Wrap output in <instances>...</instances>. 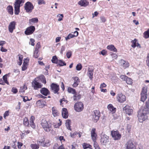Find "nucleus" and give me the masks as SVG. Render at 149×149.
I'll use <instances>...</instances> for the list:
<instances>
[{"label":"nucleus","instance_id":"61","mask_svg":"<svg viewBox=\"0 0 149 149\" xmlns=\"http://www.w3.org/2000/svg\"><path fill=\"white\" fill-rule=\"evenodd\" d=\"M65 47L64 46H62L61 47V50L60 51V53L61 54H63V52L65 50Z\"/></svg>","mask_w":149,"mask_h":149},{"label":"nucleus","instance_id":"20","mask_svg":"<svg viewBox=\"0 0 149 149\" xmlns=\"http://www.w3.org/2000/svg\"><path fill=\"white\" fill-rule=\"evenodd\" d=\"M95 129L93 128H92L91 132V138L94 142L96 140V137L97 135L95 133Z\"/></svg>","mask_w":149,"mask_h":149},{"label":"nucleus","instance_id":"22","mask_svg":"<svg viewBox=\"0 0 149 149\" xmlns=\"http://www.w3.org/2000/svg\"><path fill=\"white\" fill-rule=\"evenodd\" d=\"M44 100H40L36 102V104L38 107L40 108H42L45 105L43 103Z\"/></svg>","mask_w":149,"mask_h":149},{"label":"nucleus","instance_id":"52","mask_svg":"<svg viewBox=\"0 0 149 149\" xmlns=\"http://www.w3.org/2000/svg\"><path fill=\"white\" fill-rule=\"evenodd\" d=\"M11 91L13 93L15 94L17 93L18 91L17 89L14 87H13Z\"/></svg>","mask_w":149,"mask_h":149},{"label":"nucleus","instance_id":"15","mask_svg":"<svg viewBox=\"0 0 149 149\" xmlns=\"http://www.w3.org/2000/svg\"><path fill=\"white\" fill-rule=\"evenodd\" d=\"M109 136L104 135L101 137V142L103 145H106L109 141Z\"/></svg>","mask_w":149,"mask_h":149},{"label":"nucleus","instance_id":"41","mask_svg":"<svg viewBox=\"0 0 149 149\" xmlns=\"http://www.w3.org/2000/svg\"><path fill=\"white\" fill-rule=\"evenodd\" d=\"M125 81H126L127 83L128 84H131L132 83V79L128 77H127Z\"/></svg>","mask_w":149,"mask_h":149},{"label":"nucleus","instance_id":"34","mask_svg":"<svg viewBox=\"0 0 149 149\" xmlns=\"http://www.w3.org/2000/svg\"><path fill=\"white\" fill-rule=\"evenodd\" d=\"M57 63H58V65L60 66L66 65V63L65 62L60 60H59L57 61Z\"/></svg>","mask_w":149,"mask_h":149},{"label":"nucleus","instance_id":"32","mask_svg":"<svg viewBox=\"0 0 149 149\" xmlns=\"http://www.w3.org/2000/svg\"><path fill=\"white\" fill-rule=\"evenodd\" d=\"M23 124L25 126H28L29 125V121L28 118L26 117L24 119Z\"/></svg>","mask_w":149,"mask_h":149},{"label":"nucleus","instance_id":"40","mask_svg":"<svg viewBox=\"0 0 149 149\" xmlns=\"http://www.w3.org/2000/svg\"><path fill=\"white\" fill-rule=\"evenodd\" d=\"M58 60L56 56H54L53 57L52 59V61L53 63H57Z\"/></svg>","mask_w":149,"mask_h":149},{"label":"nucleus","instance_id":"19","mask_svg":"<svg viewBox=\"0 0 149 149\" xmlns=\"http://www.w3.org/2000/svg\"><path fill=\"white\" fill-rule=\"evenodd\" d=\"M62 115L63 117L67 118L68 116V112L67 110L65 108H63L62 110Z\"/></svg>","mask_w":149,"mask_h":149},{"label":"nucleus","instance_id":"54","mask_svg":"<svg viewBox=\"0 0 149 149\" xmlns=\"http://www.w3.org/2000/svg\"><path fill=\"white\" fill-rule=\"evenodd\" d=\"M30 41L31 43L29 42V44H31L32 46H34L35 45L34 42H35V40L33 38H31L30 39Z\"/></svg>","mask_w":149,"mask_h":149},{"label":"nucleus","instance_id":"31","mask_svg":"<svg viewBox=\"0 0 149 149\" xmlns=\"http://www.w3.org/2000/svg\"><path fill=\"white\" fill-rule=\"evenodd\" d=\"M83 146L84 149H87V148L92 149L91 146L86 143H84L83 145Z\"/></svg>","mask_w":149,"mask_h":149},{"label":"nucleus","instance_id":"49","mask_svg":"<svg viewBox=\"0 0 149 149\" xmlns=\"http://www.w3.org/2000/svg\"><path fill=\"white\" fill-rule=\"evenodd\" d=\"M30 132V131L29 130H25L23 131V132H22V135H27Z\"/></svg>","mask_w":149,"mask_h":149},{"label":"nucleus","instance_id":"43","mask_svg":"<svg viewBox=\"0 0 149 149\" xmlns=\"http://www.w3.org/2000/svg\"><path fill=\"white\" fill-rule=\"evenodd\" d=\"M27 63L24 62L22 67V70L24 71L27 69Z\"/></svg>","mask_w":149,"mask_h":149},{"label":"nucleus","instance_id":"63","mask_svg":"<svg viewBox=\"0 0 149 149\" xmlns=\"http://www.w3.org/2000/svg\"><path fill=\"white\" fill-rule=\"evenodd\" d=\"M30 125L31 126L33 129H34L36 127V125L34 122L30 123Z\"/></svg>","mask_w":149,"mask_h":149},{"label":"nucleus","instance_id":"10","mask_svg":"<svg viewBox=\"0 0 149 149\" xmlns=\"http://www.w3.org/2000/svg\"><path fill=\"white\" fill-rule=\"evenodd\" d=\"M50 87L52 89V91L54 93H57L58 94V92L59 90L58 85L54 83H52Z\"/></svg>","mask_w":149,"mask_h":149},{"label":"nucleus","instance_id":"59","mask_svg":"<svg viewBox=\"0 0 149 149\" xmlns=\"http://www.w3.org/2000/svg\"><path fill=\"white\" fill-rule=\"evenodd\" d=\"M100 19L101 20L102 22H105L106 21V19L103 16H102L100 17Z\"/></svg>","mask_w":149,"mask_h":149},{"label":"nucleus","instance_id":"37","mask_svg":"<svg viewBox=\"0 0 149 149\" xmlns=\"http://www.w3.org/2000/svg\"><path fill=\"white\" fill-rule=\"evenodd\" d=\"M137 40L136 39H134L133 40L131 41V42L132 43V44L131 46L133 48H135L136 47V44H137Z\"/></svg>","mask_w":149,"mask_h":149},{"label":"nucleus","instance_id":"57","mask_svg":"<svg viewBox=\"0 0 149 149\" xmlns=\"http://www.w3.org/2000/svg\"><path fill=\"white\" fill-rule=\"evenodd\" d=\"M21 96L23 97V101L24 102H26L27 100H29L28 97L27 96H25L24 97L23 96Z\"/></svg>","mask_w":149,"mask_h":149},{"label":"nucleus","instance_id":"46","mask_svg":"<svg viewBox=\"0 0 149 149\" xmlns=\"http://www.w3.org/2000/svg\"><path fill=\"white\" fill-rule=\"evenodd\" d=\"M66 56L67 57L69 58H70L72 55V52L71 51H69L66 53Z\"/></svg>","mask_w":149,"mask_h":149},{"label":"nucleus","instance_id":"8","mask_svg":"<svg viewBox=\"0 0 149 149\" xmlns=\"http://www.w3.org/2000/svg\"><path fill=\"white\" fill-rule=\"evenodd\" d=\"M125 147L126 149H136V147L134 144L132 140L128 141L125 144Z\"/></svg>","mask_w":149,"mask_h":149},{"label":"nucleus","instance_id":"2","mask_svg":"<svg viewBox=\"0 0 149 149\" xmlns=\"http://www.w3.org/2000/svg\"><path fill=\"white\" fill-rule=\"evenodd\" d=\"M41 125L45 131L46 132H50L52 130L51 124L49 123L45 119H43L41 120Z\"/></svg>","mask_w":149,"mask_h":149},{"label":"nucleus","instance_id":"47","mask_svg":"<svg viewBox=\"0 0 149 149\" xmlns=\"http://www.w3.org/2000/svg\"><path fill=\"white\" fill-rule=\"evenodd\" d=\"M110 55L112 56V57L114 59H116L117 58L118 56L116 54L113 53H111Z\"/></svg>","mask_w":149,"mask_h":149},{"label":"nucleus","instance_id":"7","mask_svg":"<svg viewBox=\"0 0 149 149\" xmlns=\"http://www.w3.org/2000/svg\"><path fill=\"white\" fill-rule=\"evenodd\" d=\"M111 134L112 136V138L115 140H119L120 139L121 136V135L117 131H111Z\"/></svg>","mask_w":149,"mask_h":149},{"label":"nucleus","instance_id":"17","mask_svg":"<svg viewBox=\"0 0 149 149\" xmlns=\"http://www.w3.org/2000/svg\"><path fill=\"white\" fill-rule=\"evenodd\" d=\"M40 93L43 95L46 96L49 95L50 92L46 88H42L40 90Z\"/></svg>","mask_w":149,"mask_h":149},{"label":"nucleus","instance_id":"21","mask_svg":"<svg viewBox=\"0 0 149 149\" xmlns=\"http://www.w3.org/2000/svg\"><path fill=\"white\" fill-rule=\"evenodd\" d=\"M89 3L86 0H81L79 1L78 4L81 6L86 7L88 4Z\"/></svg>","mask_w":149,"mask_h":149},{"label":"nucleus","instance_id":"39","mask_svg":"<svg viewBox=\"0 0 149 149\" xmlns=\"http://www.w3.org/2000/svg\"><path fill=\"white\" fill-rule=\"evenodd\" d=\"M29 21L32 23H37L38 22V19L37 18H34L30 19Z\"/></svg>","mask_w":149,"mask_h":149},{"label":"nucleus","instance_id":"30","mask_svg":"<svg viewBox=\"0 0 149 149\" xmlns=\"http://www.w3.org/2000/svg\"><path fill=\"white\" fill-rule=\"evenodd\" d=\"M10 74V73H9L8 74H6L4 75L3 77V79L4 81V83H6L8 85L9 84V83L7 81V77L9 76Z\"/></svg>","mask_w":149,"mask_h":149},{"label":"nucleus","instance_id":"27","mask_svg":"<svg viewBox=\"0 0 149 149\" xmlns=\"http://www.w3.org/2000/svg\"><path fill=\"white\" fill-rule=\"evenodd\" d=\"M52 114L54 117H55L58 116L59 113L58 111L55 108L53 107L52 108Z\"/></svg>","mask_w":149,"mask_h":149},{"label":"nucleus","instance_id":"4","mask_svg":"<svg viewBox=\"0 0 149 149\" xmlns=\"http://www.w3.org/2000/svg\"><path fill=\"white\" fill-rule=\"evenodd\" d=\"M74 108L75 111L77 112H80L83 109L84 105L82 102H78L75 103Z\"/></svg>","mask_w":149,"mask_h":149},{"label":"nucleus","instance_id":"3","mask_svg":"<svg viewBox=\"0 0 149 149\" xmlns=\"http://www.w3.org/2000/svg\"><path fill=\"white\" fill-rule=\"evenodd\" d=\"M14 4L15 13V15H18L19 12V8L22 5L24 0H15Z\"/></svg>","mask_w":149,"mask_h":149},{"label":"nucleus","instance_id":"25","mask_svg":"<svg viewBox=\"0 0 149 149\" xmlns=\"http://www.w3.org/2000/svg\"><path fill=\"white\" fill-rule=\"evenodd\" d=\"M93 70L92 69H90L89 68L88 70V74L89 78L92 80L93 78Z\"/></svg>","mask_w":149,"mask_h":149},{"label":"nucleus","instance_id":"44","mask_svg":"<svg viewBox=\"0 0 149 149\" xmlns=\"http://www.w3.org/2000/svg\"><path fill=\"white\" fill-rule=\"evenodd\" d=\"M82 68V66L81 64L79 63L78 64L76 67V69L77 70H81Z\"/></svg>","mask_w":149,"mask_h":149},{"label":"nucleus","instance_id":"5","mask_svg":"<svg viewBox=\"0 0 149 149\" xmlns=\"http://www.w3.org/2000/svg\"><path fill=\"white\" fill-rule=\"evenodd\" d=\"M147 89L146 88L143 87L141 93V100L143 102L145 101L147 99Z\"/></svg>","mask_w":149,"mask_h":149},{"label":"nucleus","instance_id":"9","mask_svg":"<svg viewBox=\"0 0 149 149\" xmlns=\"http://www.w3.org/2000/svg\"><path fill=\"white\" fill-rule=\"evenodd\" d=\"M100 116V114L99 111H94L93 113V120H95L96 122H97L99 120Z\"/></svg>","mask_w":149,"mask_h":149},{"label":"nucleus","instance_id":"11","mask_svg":"<svg viewBox=\"0 0 149 149\" xmlns=\"http://www.w3.org/2000/svg\"><path fill=\"white\" fill-rule=\"evenodd\" d=\"M123 110L126 114L129 115H131L133 113V110L131 109V107L128 105H126L123 108Z\"/></svg>","mask_w":149,"mask_h":149},{"label":"nucleus","instance_id":"36","mask_svg":"<svg viewBox=\"0 0 149 149\" xmlns=\"http://www.w3.org/2000/svg\"><path fill=\"white\" fill-rule=\"evenodd\" d=\"M144 37L147 39L149 37V29L147 31H145L143 33Z\"/></svg>","mask_w":149,"mask_h":149},{"label":"nucleus","instance_id":"58","mask_svg":"<svg viewBox=\"0 0 149 149\" xmlns=\"http://www.w3.org/2000/svg\"><path fill=\"white\" fill-rule=\"evenodd\" d=\"M35 119V117L33 116H31L30 119V123L34 122L33 121Z\"/></svg>","mask_w":149,"mask_h":149},{"label":"nucleus","instance_id":"18","mask_svg":"<svg viewBox=\"0 0 149 149\" xmlns=\"http://www.w3.org/2000/svg\"><path fill=\"white\" fill-rule=\"evenodd\" d=\"M40 43L39 42H38L36 45V48L35 50L34 57L35 58H37L38 56V49L40 47Z\"/></svg>","mask_w":149,"mask_h":149},{"label":"nucleus","instance_id":"42","mask_svg":"<svg viewBox=\"0 0 149 149\" xmlns=\"http://www.w3.org/2000/svg\"><path fill=\"white\" fill-rule=\"evenodd\" d=\"M40 79H41L42 82L45 84L46 83V81L45 77L43 75H42L40 77Z\"/></svg>","mask_w":149,"mask_h":149},{"label":"nucleus","instance_id":"1","mask_svg":"<svg viewBox=\"0 0 149 149\" xmlns=\"http://www.w3.org/2000/svg\"><path fill=\"white\" fill-rule=\"evenodd\" d=\"M148 109L146 107H143L138 111L137 117L140 123H143L144 121L148 120Z\"/></svg>","mask_w":149,"mask_h":149},{"label":"nucleus","instance_id":"16","mask_svg":"<svg viewBox=\"0 0 149 149\" xmlns=\"http://www.w3.org/2000/svg\"><path fill=\"white\" fill-rule=\"evenodd\" d=\"M16 22L15 21L11 22L8 26V30L10 33H12L14 29H15V26L16 25Z\"/></svg>","mask_w":149,"mask_h":149},{"label":"nucleus","instance_id":"51","mask_svg":"<svg viewBox=\"0 0 149 149\" xmlns=\"http://www.w3.org/2000/svg\"><path fill=\"white\" fill-rule=\"evenodd\" d=\"M59 121H60V123H58L56 125H54V127L55 128H58L60 125H61V123H62V121H61L59 119Z\"/></svg>","mask_w":149,"mask_h":149},{"label":"nucleus","instance_id":"64","mask_svg":"<svg viewBox=\"0 0 149 149\" xmlns=\"http://www.w3.org/2000/svg\"><path fill=\"white\" fill-rule=\"evenodd\" d=\"M146 62H147V65L149 67V54H148L147 56Z\"/></svg>","mask_w":149,"mask_h":149},{"label":"nucleus","instance_id":"12","mask_svg":"<svg viewBox=\"0 0 149 149\" xmlns=\"http://www.w3.org/2000/svg\"><path fill=\"white\" fill-rule=\"evenodd\" d=\"M35 27L33 26H31L28 27L25 31V33L26 35H29L32 34L35 30Z\"/></svg>","mask_w":149,"mask_h":149},{"label":"nucleus","instance_id":"14","mask_svg":"<svg viewBox=\"0 0 149 149\" xmlns=\"http://www.w3.org/2000/svg\"><path fill=\"white\" fill-rule=\"evenodd\" d=\"M32 86L34 87V89L37 90L38 88H41L42 85L34 80L32 82Z\"/></svg>","mask_w":149,"mask_h":149},{"label":"nucleus","instance_id":"35","mask_svg":"<svg viewBox=\"0 0 149 149\" xmlns=\"http://www.w3.org/2000/svg\"><path fill=\"white\" fill-rule=\"evenodd\" d=\"M68 91L69 93L73 94L74 95L76 92L74 89L71 87H68Z\"/></svg>","mask_w":149,"mask_h":149},{"label":"nucleus","instance_id":"50","mask_svg":"<svg viewBox=\"0 0 149 149\" xmlns=\"http://www.w3.org/2000/svg\"><path fill=\"white\" fill-rule=\"evenodd\" d=\"M38 4L39 5H41L42 4H45V3L44 0H38Z\"/></svg>","mask_w":149,"mask_h":149},{"label":"nucleus","instance_id":"23","mask_svg":"<svg viewBox=\"0 0 149 149\" xmlns=\"http://www.w3.org/2000/svg\"><path fill=\"white\" fill-rule=\"evenodd\" d=\"M107 108L110 111L112 112V113L115 112L116 109L113 107L111 104H109L107 106Z\"/></svg>","mask_w":149,"mask_h":149},{"label":"nucleus","instance_id":"53","mask_svg":"<svg viewBox=\"0 0 149 149\" xmlns=\"http://www.w3.org/2000/svg\"><path fill=\"white\" fill-rule=\"evenodd\" d=\"M74 79V81L76 82L77 83H79L80 82V80L77 77H74L73 78Z\"/></svg>","mask_w":149,"mask_h":149},{"label":"nucleus","instance_id":"48","mask_svg":"<svg viewBox=\"0 0 149 149\" xmlns=\"http://www.w3.org/2000/svg\"><path fill=\"white\" fill-rule=\"evenodd\" d=\"M38 143L40 144L41 146H45V142H44L43 140H42V141H38Z\"/></svg>","mask_w":149,"mask_h":149},{"label":"nucleus","instance_id":"62","mask_svg":"<svg viewBox=\"0 0 149 149\" xmlns=\"http://www.w3.org/2000/svg\"><path fill=\"white\" fill-rule=\"evenodd\" d=\"M123 67L125 68L129 66V64L126 62H125L123 64Z\"/></svg>","mask_w":149,"mask_h":149},{"label":"nucleus","instance_id":"33","mask_svg":"<svg viewBox=\"0 0 149 149\" xmlns=\"http://www.w3.org/2000/svg\"><path fill=\"white\" fill-rule=\"evenodd\" d=\"M74 34H70L68 35V36L70 38H72L74 37H77V36H78L79 34L78 32H77V31H74Z\"/></svg>","mask_w":149,"mask_h":149},{"label":"nucleus","instance_id":"26","mask_svg":"<svg viewBox=\"0 0 149 149\" xmlns=\"http://www.w3.org/2000/svg\"><path fill=\"white\" fill-rule=\"evenodd\" d=\"M81 97V95L79 94H77V92L73 95V99L74 101L79 100Z\"/></svg>","mask_w":149,"mask_h":149},{"label":"nucleus","instance_id":"45","mask_svg":"<svg viewBox=\"0 0 149 149\" xmlns=\"http://www.w3.org/2000/svg\"><path fill=\"white\" fill-rule=\"evenodd\" d=\"M57 17H58V21H61L63 19V14H58L57 15Z\"/></svg>","mask_w":149,"mask_h":149},{"label":"nucleus","instance_id":"56","mask_svg":"<svg viewBox=\"0 0 149 149\" xmlns=\"http://www.w3.org/2000/svg\"><path fill=\"white\" fill-rule=\"evenodd\" d=\"M120 78L123 80L125 81L127 78V76L124 75H122L120 76Z\"/></svg>","mask_w":149,"mask_h":149},{"label":"nucleus","instance_id":"24","mask_svg":"<svg viewBox=\"0 0 149 149\" xmlns=\"http://www.w3.org/2000/svg\"><path fill=\"white\" fill-rule=\"evenodd\" d=\"M107 48L111 51H113L116 52H117L116 49L114 47L113 45H112L108 46L107 47Z\"/></svg>","mask_w":149,"mask_h":149},{"label":"nucleus","instance_id":"38","mask_svg":"<svg viewBox=\"0 0 149 149\" xmlns=\"http://www.w3.org/2000/svg\"><path fill=\"white\" fill-rule=\"evenodd\" d=\"M31 147L32 149H37L39 147V145L36 144H32L31 145Z\"/></svg>","mask_w":149,"mask_h":149},{"label":"nucleus","instance_id":"55","mask_svg":"<svg viewBox=\"0 0 149 149\" xmlns=\"http://www.w3.org/2000/svg\"><path fill=\"white\" fill-rule=\"evenodd\" d=\"M107 54V51L104 50H102V51L100 52V54H101L103 56H104Z\"/></svg>","mask_w":149,"mask_h":149},{"label":"nucleus","instance_id":"29","mask_svg":"<svg viewBox=\"0 0 149 149\" xmlns=\"http://www.w3.org/2000/svg\"><path fill=\"white\" fill-rule=\"evenodd\" d=\"M7 10L9 13L10 14L12 15L13 14V9L12 6H8L7 7Z\"/></svg>","mask_w":149,"mask_h":149},{"label":"nucleus","instance_id":"13","mask_svg":"<svg viewBox=\"0 0 149 149\" xmlns=\"http://www.w3.org/2000/svg\"><path fill=\"white\" fill-rule=\"evenodd\" d=\"M117 99L118 102L121 103H123L126 100V98L124 95L120 93L118 94Z\"/></svg>","mask_w":149,"mask_h":149},{"label":"nucleus","instance_id":"28","mask_svg":"<svg viewBox=\"0 0 149 149\" xmlns=\"http://www.w3.org/2000/svg\"><path fill=\"white\" fill-rule=\"evenodd\" d=\"M71 124V121L69 119L67 120L66 121L65 125L67 128L70 130H71V129L70 128L71 126H70Z\"/></svg>","mask_w":149,"mask_h":149},{"label":"nucleus","instance_id":"60","mask_svg":"<svg viewBox=\"0 0 149 149\" xmlns=\"http://www.w3.org/2000/svg\"><path fill=\"white\" fill-rule=\"evenodd\" d=\"M17 144H18V148L19 149H21V147L23 145V144L22 143H20L19 142H18Z\"/></svg>","mask_w":149,"mask_h":149},{"label":"nucleus","instance_id":"6","mask_svg":"<svg viewBox=\"0 0 149 149\" xmlns=\"http://www.w3.org/2000/svg\"><path fill=\"white\" fill-rule=\"evenodd\" d=\"M24 8L26 12L29 13L31 12L34 8V7L31 2H27L25 4Z\"/></svg>","mask_w":149,"mask_h":149}]
</instances>
